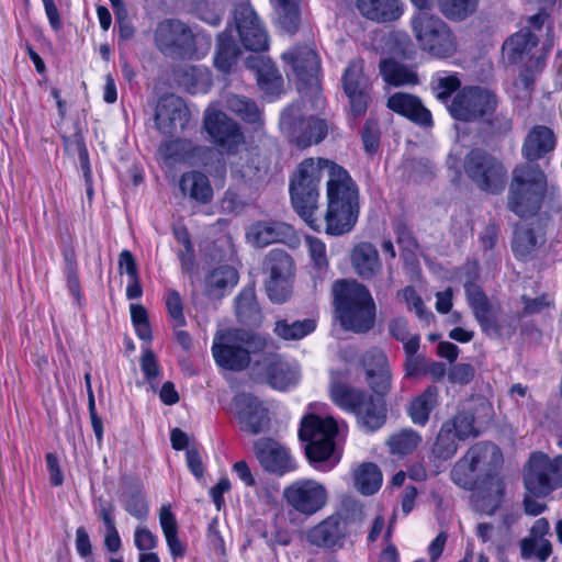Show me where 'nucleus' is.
I'll return each mask as SVG.
<instances>
[{
  "label": "nucleus",
  "instance_id": "nucleus-1",
  "mask_svg": "<svg viewBox=\"0 0 562 562\" xmlns=\"http://www.w3.org/2000/svg\"><path fill=\"white\" fill-rule=\"evenodd\" d=\"M291 202L314 231L349 233L360 213L359 189L342 167L324 158L304 159L290 184Z\"/></svg>",
  "mask_w": 562,
  "mask_h": 562
},
{
  "label": "nucleus",
  "instance_id": "nucleus-2",
  "mask_svg": "<svg viewBox=\"0 0 562 562\" xmlns=\"http://www.w3.org/2000/svg\"><path fill=\"white\" fill-rule=\"evenodd\" d=\"M553 131L536 125L527 133L521 155L528 161L513 170L508 191V209L519 217L535 215L541 207L547 193V177L538 165L531 162L544 158L555 148Z\"/></svg>",
  "mask_w": 562,
  "mask_h": 562
},
{
  "label": "nucleus",
  "instance_id": "nucleus-3",
  "mask_svg": "<svg viewBox=\"0 0 562 562\" xmlns=\"http://www.w3.org/2000/svg\"><path fill=\"white\" fill-rule=\"evenodd\" d=\"M273 345L269 336L239 328L218 331L213 339L212 353L217 366L232 370L246 369L251 358Z\"/></svg>",
  "mask_w": 562,
  "mask_h": 562
},
{
  "label": "nucleus",
  "instance_id": "nucleus-4",
  "mask_svg": "<svg viewBox=\"0 0 562 562\" xmlns=\"http://www.w3.org/2000/svg\"><path fill=\"white\" fill-rule=\"evenodd\" d=\"M337 318L346 330L369 331L375 322V304L369 290L357 281L337 280L333 284Z\"/></svg>",
  "mask_w": 562,
  "mask_h": 562
},
{
  "label": "nucleus",
  "instance_id": "nucleus-5",
  "mask_svg": "<svg viewBox=\"0 0 562 562\" xmlns=\"http://www.w3.org/2000/svg\"><path fill=\"white\" fill-rule=\"evenodd\" d=\"M338 431V425L333 417L321 418L316 415H307L302 419L299 430L300 439L307 442L306 454L311 462L319 463L318 470L328 471L336 463L337 459L330 464L325 462L334 453V438Z\"/></svg>",
  "mask_w": 562,
  "mask_h": 562
},
{
  "label": "nucleus",
  "instance_id": "nucleus-6",
  "mask_svg": "<svg viewBox=\"0 0 562 562\" xmlns=\"http://www.w3.org/2000/svg\"><path fill=\"white\" fill-rule=\"evenodd\" d=\"M412 30L420 48L436 58H447L457 50V40L438 16L420 12L412 19Z\"/></svg>",
  "mask_w": 562,
  "mask_h": 562
},
{
  "label": "nucleus",
  "instance_id": "nucleus-7",
  "mask_svg": "<svg viewBox=\"0 0 562 562\" xmlns=\"http://www.w3.org/2000/svg\"><path fill=\"white\" fill-rule=\"evenodd\" d=\"M524 485L536 497H546L562 486V456L533 453L524 470Z\"/></svg>",
  "mask_w": 562,
  "mask_h": 562
},
{
  "label": "nucleus",
  "instance_id": "nucleus-8",
  "mask_svg": "<svg viewBox=\"0 0 562 562\" xmlns=\"http://www.w3.org/2000/svg\"><path fill=\"white\" fill-rule=\"evenodd\" d=\"M467 176L481 190L498 194L506 186L507 171L504 165L483 149L471 150L464 160Z\"/></svg>",
  "mask_w": 562,
  "mask_h": 562
},
{
  "label": "nucleus",
  "instance_id": "nucleus-9",
  "mask_svg": "<svg viewBox=\"0 0 562 562\" xmlns=\"http://www.w3.org/2000/svg\"><path fill=\"white\" fill-rule=\"evenodd\" d=\"M280 128L300 148L322 142L328 132L324 120L304 116L300 104H292L281 113Z\"/></svg>",
  "mask_w": 562,
  "mask_h": 562
},
{
  "label": "nucleus",
  "instance_id": "nucleus-10",
  "mask_svg": "<svg viewBox=\"0 0 562 562\" xmlns=\"http://www.w3.org/2000/svg\"><path fill=\"white\" fill-rule=\"evenodd\" d=\"M154 40L164 54L177 53L182 56L198 58L195 44L199 41H205V45H210L209 38L195 35L186 23L177 19H167L159 22L154 33Z\"/></svg>",
  "mask_w": 562,
  "mask_h": 562
},
{
  "label": "nucleus",
  "instance_id": "nucleus-11",
  "mask_svg": "<svg viewBox=\"0 0 562 562\" xmlns=\"http://www.w3.org/2000/svg\"><path fill=\"white\" fill-rule=\"evenodd\" d=\"M493 91L483 87H465L453 98L449 112L456 120L472 122L492 114L497 108Z\"/></svg>",
  "mask_w": 562,
  "mask_h": 562
},
{
  "label": "nucleus",
  "instance_id": "nucleus-12",
  "mask_svg": "<svg viewBox=\"0 0 562 562\" xmlns=\"http://www.w3.org/2000/svg\"><path fill=\"white\" fill-rule=\"evenodd\" d=\"M293 266V260L286 251L274 248L268 252L263 271L268 276L266 291L272 302L280 304L290 297Z\"/></svg>",
  "mask_w": 562,
  "mask_h": 562
},
{
  "label": "nucleus",
  "instance_id": "nucleus-13",
  "mask_svg": "<svg viewBox=\"0 0 562 562\" xmlns=\"http://www.w3.org/2000/svg\"><path fill=\"white\" fill-rule=\"evenodd\" d=\"M203 125L213 143L229 154L236 153L245 144L238 123L220 110L209 108L204 113Z\"/></svg>",
  "mask_w": 562,
  "mask_h": 562
},
{
  "label": "nucleus",
  "instance_id": "nucleus-14",
  "mask_svg": "<svg viewBox=\"0 0 562 562\" xmlns=\"http://www.w3.org/2000/svg\"><path fill=\"white\" fill-rule=\"evenodd\" d=\"M283 496L288 504L301 514L314 515L327 503L326 487L315 480H297L286 486Z\"/></svg>",
  "mask_w": 562,
  "mask_h": 562
},
{
  "label": "nucleus",
  "instance_id": "nucleus-15",
  "mask_svg": "<svg viewBox=\"0 0 562 562\" xmlns=\"http://www.w3.org/2000/svg\"><path fill=\"white\" fill-rule=\"evenodd\" d=\"M254 452L261 468L272 474L284 475L296 469L290 450L272 438H259L254 442Z\"/></svg>",
  "mask_w": 562,
  "mask_h": 562
},
{
  "label": "nucleus",
  "instance_id": "nucleus-16",
  "mask_svg": "<svg viewBox=\"0 0 562 562\" xmlns=\"http://www.w3.org/2000/svg\"><path fill=\"white\" fill-rule=\"evenodd\" d=\"M189 121V109L180 97L166 94L159 99L155 111V125L160 133L172 136L183 131Z\"/></svg>",
  "mask_w": 562,
  "mask_h": 562
},
{
  "label": "nucleus",
  "instance_id": "nucleus-17",
  "mask_svg": "<svg viewBox=\"0 0 562 562\" xmlns=\"http://www.w3.org/2000/svg\"><path fill=\"white\" fill-rule=\"evenodd\" d=\"M232 411L238 419L240 429L251 435L263 431L269 425L268 409L252 394H237L233 400Z\"/></svg>",
  "mask_w": 562,
  "mask_h": 562
},
{
  "label": "nucleus",
  "instance_id": "nucleus-18",
  "mask_svg": "<svg viewBox=\"0 0 562 562\" xmlns=\"http://www.w3.org/2000/svg\"><path fill=\"white\" fill-rule=\"evenodd\" d=\"M342 87L349 99L350 109L355 116L366 113L369 101V82L363 75V60H351L344 75Z\"/></svg>",
  "mask_w": 562,
  "mask_h": 562
},
{
  "label": "nucleus",
  "instance_id": "nucleus-19",
  "mask_svg": "<svg viewBox=\"0 0 562 562\" xmlns=\"http://www.w3.org/2000/svg\"><path fill=\"white\" fill-rule=\"evenodd\" d=\"M296 79L305 87L317 90L319 58L308 46L294 47L282 55Z\"/></svg>",
  "mask_w": 562,
  "mask_h": 562
},
{
  "label": "nucleus",
  "instance_id": "nucleus-20",
  "mask_svg": "<svg viewBox=\"0 0 562 562\" xmlns=\"http://www.w3.org/2000/svg\"><path fill=\"white\" fill-rule=\"evenodd\" d=\"M235 22L246 49L261 52L268 48V34L251 7L245 4L237 7Z\"/></svg>",
  "mask_w": 562,
  "mask_h": 562
},
{
  "label": "nucleus",
  "instance_id": "nucleus-21",
  "mask_svg": "<svg viewBox=\"0 0 562 562\" xmlns=\"http://www.w3.org/2000/svg\"><path fill=\"white\" fill-rule=\"evenodd\" d=\"M366 380L371 390L380 396L386 395L392 385V374L385 353L373 348L363 356Z\"/></svg>",
  "mask_w": 562,
  "mask_h": 562
},
{
  "label": "nucleus",
  "instance_id": "nucleus-22",
  "mask_svg": "<svg viewBox=\"0 0 562 562\" xmlns=\"http://www.w3.org/2000/svg\"><path fill=\"white\" fill-rule=\"evenodd\" d=\"M464 288L468 303L482 330L488 336H499L501 327L497 324L496 310L487 296L475 283L469 282Z\"/></svg>",
  "mask_w": 562,
  "mask_h": 562
},
{
  "label": "nucleus",
  "instance_id": "nucleus-23",
  "mask_svg": "<svg viewBox=\"0 0 562 562\" xmlns=\"http://www.w3.org/2000/svg\"><path fill=\"white\" fill-rule=\"evenodd\" d=\"M467 452L482 482L495 481L493 476L503 463L501 450L493 443L480 442L472 446Z\"/></svg>",
  "mask_w": 562,
  "mask_h": 562
},
{
  "label": "nucleus",
  "instance_id": "nucleus-24",
  "mask_svg": "<svg viewBox=\"0 0 562 562\" xmlns=\"http://www.w3.org/2000/svg\"><path fill=\"white\" fill-rule=\"evenodd\" d=\"M356 7L363 18L376 23L397 21L405 9L402 0H356Z\"/></svg>",
  "mask_w": 562,
  "mask_h": 562
},
{
  "label": "nucleus",
  "instance_id": "nucleus-25",
  "mask_svg": "<svg viewBox=\"0 0 562 562\" xmlns=\"http://www.w3.org/2000/svg\"><path fill=\"white\" fill-rule=\"evenodd\" d=\"M538 45V37L530 31H520L512 35L502 47L503 58L508 64L531 65L532 49Z\"/></svg>",
  "mask_w": 562,
  "mask_h": 562
},
{
  "label": "nucleus",
  "instance_id": "nucleus-26",
  "mask_svg": "<svg viewBox=\"0 0 562 562\" xmlns=\"http://www.w3.org/2000/svg\"><path fill=\"white\" fill-rule=\"evenodd\" d=\"M293 236V228L282 222H259L247 232V238L256 247L284 243Z\"/></svg>",
  "mask_w": 562,
  "mask_h": 562
},
{
  "label": "nucleus",
  "instance_id": "nucleus-27",
  "mask_svg": "<svg viewBox=\"0 0 562 562\" xmlns=\"http://www.w3.org/2000/svg\"><path fill=\"white\" fill-rule=\"evenodd\" d=\"M387 106L422 126H431L430 112L420 103L419 99L412 94L397 92L387 100Z\"/></svg>",
  "mask_w": 562,
  "mask_h": 562
},
{
  "label": "nucleus",
  "instance_id": "nucleus-28",
  "mask_svg": "<svg viewBox=\"0 0 562 562\" xmlns=\"http://www.w3.org/2000/svg\"><path fill=\"white\" fill-rule=\"evenodd\" d=\"M301 378L300 368L295 363L284 361L280 356L272 355L267 369L268 383L277 390L284 391L295 386Z\"/></svg>",
  "mask_w": 562,
  "mask_h": 562
},
{
  "label": "nucleus",
  "instance_id": "nucleus-29",
  "mask_svg": "<svg viewBox=\"0 0 562 562\" xmlns=\"http://www.w3.org/2000/svg\"><path fill=\"white\" fill-rule=\"evenodd\" d=\"M359 406L355 415L361 428L372 432L384 425L386 408L383 401L374 400L372 395L367 393L366 400Z\"/></svg>",
  "mask_w": 562,
  "mask_h": 562
},
{
  "label": "nucleus",
  "instance_id": "nucleus-30",
  "mask_svg": "<svg viewBox=\"0 0 562 562\" xmlns=\"http://www.w3.org/2000/svg\"><path fill=\"white\" fill-rule=\"evenodd\" d=\"M439 391L436 386H428L423 393L414 397L408 407L407 414L412 422L418 426H425L429 415L439 403Z\"/></svg>",
  "mask_w": 562,
  "mask_h": 562
},
{
  "label": "nucleus",
  "instance_id": "nucleus-31",
  "mask_svg": "<svg viewBox=\"0 0 562 562\" xmlns=\"http://www.w3.org/2000/svg\"><path fill=\"white\" fill-rule=\"evenodd\" d=\"M543 243L544 235L541 232H535L527 225H520L515 229L512 248L518 259L527 260Z\"/></svg>",
  "mask_w": 562,
  "mask_h": 562
},
{
  "label": "nucleus",
  "instance_id": "nucleus-32",
  "mask_svg": "<svg viewBox=\"0 0 562 562\" xmlns=\"http://www.w3.org/2000/svg\"><path fill=\"white\" fill-rule=\"evenodd\" d=\"M547 532L540 529H531L528 537L520 540V554L525 560L546 562L552 553L550 541L546 538Z\"/></svg>",
  "mask_w": 562,
  "mask_h": 562
},
{
  "label": "nucleus",
  "instance_id": "nucleus-33",
  "mask_svg": "<svg viewBox=\"0 0 562 562\" xmlns=\"http://www.w3.org/2000/svg\"><path fill=\"white\" fill-rule=\"evenodd\" d=\"M351 261L357 273L363 278H371L381 269L378 250L369 243H361L353 248Z\"/></svg>",
  "mask_w": 562,
  "mask_h": 562
},
{
  "label": "nucleus",
  "instance_id": "nucleus-34",
  "mask_svg": "<svg viewBox=\"0 0 562 562\" xmlns=\"http://www.w3.org/2000/svg\"><path fill=\"white\" fill-rule=\"evenodd\" d=\"M225 105L244 122L252 124L256 130L263 125L261 111L251 99L244 95L229 94L226 97Z\"/></svg>",
  "mask_w": 562,
  "mask_h": 562
},
{
  "label": "nucleus",
  "instance_id": "nucleus-35",
  "mask_svg": "<svg viewBox=\"0 0 562 562\" xmlns=\"http://www.w3.org/2000/svg\"><path fill=\"white\" fill-rule=\"evenodd\" d=\"M362 506L355 499L346 497L336 512L324 519L318 527H340V525L362 524Z\"/></svg>",
  "mask_w": 562,
  "mask_h": 562
},
{
  "label": "nucleus",
  "instance_id": "nucleus-36",
  "mask_svg": "<svg viewBox=\"0 0 562 562\" xmlns=\"http://www.w3.org/2000/svg\"><path fill=\"white\" fill-rule=\"evenodd\" d=\"M180 189L184 195L207 203L212 200L213 190L207 177L199 171L187 172L180 179Z\"/></svg>",
  "mask_w": 562,
  "mask_h": 562
},
{
  "label": "nucleus",
  "instance_id": "nucleus-37",
  "mask_svg": "<svg viewBox=\"0 0 562 562\" xmlns=\"http://www.w3.org/2000/svg\"><path fill=\"white\" fill-rule=\"evenodd\" d=\"M502 483L490 482L488 488L479 487L471 495V503L475 512L491 515L502 502Z\"/></svg>",
  "mask_w": 562,
  "mask_h": 562
},
{
  "label": "nucleus",
  "instance_id": "nucleus-38",
  "mask_svg": "<svg viewBox=\"0 0 562 562\" xmlns=\"http://www.w3.org/2000/svg\"><path fill=\"white\" fill-rule=\"evenodd\" d=\"M367 392L333 381L330 384V398L341 409L355 414L359 405L366 400Z\"/></svg>",
  "mask_w": 562,
  "mask_h": 562
},
{
  "label": "nucleus",
  "instance_id": "nucleus-39",
  "mask_svg": "<svg viewBox=\"0 0 562 562\" xmlns=\"http://www.w3.org/2000/svg\"><path fill=\"white\" fill-rule=\"evenodd\" d=\"M380 72L386 83L395 87L415 85L418 81L417 74L412 68L392 58L380 61Z\"/></svg>",
  "mask_w": 562,
  "mask_h": 562
},
{
  "label": "nucleus",
  "instance_id": "nucleus-40",
  "mask_svg": "<svg viewBox=\"0 0 562 562\" xmlns=\"http://www.w3.org/2000/svg\"><path fill=\"white\" fill-rule=\"evenodd\" d=\"M238 282V273L231 266H221L205 278V292L209 296H222L226 288H233Z\"/></svg>",
  "mask_w": 562,
  "mask_h": 562
},
{
  "label": "nucleus",
  "instance_id": "nucleus-41",
  "mask_svg": "<svg viewBox=\"0 0 562 562\" xmlns=\"http://www.w3.org/2000/svg\"><path fill=\"white\" fill-rule=\"evenodd\" d=\"M236 314L244 325L258 326L260 324L261 313L254 288L244 289L236 297Z\"/></svg>",
  "mask_w": 562,
  "mask_h": 562
},
{
  "label": "nucleus",
  "instance_id": "nucleus-42",
  "mask_svg": "<svg viewBox=\"0 0 562 562\" xmlns=\"http://www.w3.org/2000/svg\"><path fill=\"white\" fill-rule=\"evenodd\" d=\"M239 47L235 43L232 32L226 30L218 35L214 65L223 72L231 71L239 55Z\"/></svg>",
  "mask_w": 562,
  "mask_h": 562
},
{
  "label": "nucleus",
  "instance_id": "nucleus-43",
  "mask_svg": "<svg viewBox=\"0 0 562 562\" xmlns=\"http://www.w3.org/2000/svg\"><path fill=\"white\" fill-rule=\"evenodd\" d=\"M355 486L363 495H372L381 487L383 476L374 463H362L353 474Z\"/></svg>",
  "mask_w": 562,
  "mask_h": 562
},
{
  "label": "nucleus",
  "instance_id": "nucleus-44",
  "mask_svg": "<svg viewBox=\"0 0 562 562\" xmlns=\"http://www.w3.org/2000/svg\"><path fill=\"white\" fill-rule=\"evenodd\" d=\"M422 442V436L412 428H403L391 435L386 445L392 454L406 456L414 452Z\"/></svg>",
  "mask_w": 562,
  "mask_h": 562
},
{
  "label": "nucleus",
  "instance_id": "nucleus-45",
  "mask_svg": "<svg viewBox=\"0 0 562 562\" xmlns=\"http://www.w3.org/2000/svg\"><path fill=\"white\" fill-rule=\"evenodd\" d=\"M450 477L454 484L465 490L473 488L482 481L468 452L456 462L450 472Z\"/></svg>",
  "mask_w": 562,
  "mask_h": 562
},
{
  "label": "nucleus",
  "instance_id": "nucleus-46",
  "mask_svg": "<svg viewBox=\"0 0 562 562\" xmlns=\"http://www.w3.org/2000/svg\"><path fill=\"white\" fill-rule=\"evenodd\" d=\"M121 502L130 515L136 517L139 520H143L147 517L148 503L143 490L139 486L128 485L124 487L121 493Z\"/></svg>",
  "mask_w": 562,
  "mask_h": 562
},
{
  "label": "nucleus",
  "instance_id": "nucleus-47",
  "mask_svg": "<svg viewBox=\"0 0 562 562\" xmlns=\"http://www.w3.org/2000/svg\"><path fill=\"white\" fill-rule=\"evenodd\" d=\"M301 537L319 548H341L346 537L342 529H305Z\"/></svg>",
  "mask_w": 562,
  "mask_h": 562
},
{
  "label": "nucleus",
  "instance_id": "nucleus-48",
  "mask_svg": "<svg viewBox=\"0 0 562 562\" xmlns=\"http://www.w3.org/2000/svg\"><path fill=\"white\" fill-rule=\"evenodd\" d=\"M274 7L279 23L282 29L293 34L296 32L300 22L299 0H270Z\"/></svg>",
  "mask_w": 562,
  "mask_h": 562
},
{
  "label": "nucleus",
  "instance_id": "nucleus-49",
  "mask_svg": "<svg viewBox=\"0 0 562 562\" xmlns=\"http://www.w3.org/2000/svg\"><path fill=\"white\" fill-rule=\"evenodd\" d=\"M315 327L312 319L295 321L291 324L281 319L276 323L273 331L282 339L297 340L314 331Z\"/></svg>",
  "mask_w": 562,
  "mask_h": 562
},
{
  "label": "nucleus",
  "instance_id": "nucleus-50",
  "mask_svg": "<svg viewBox=\"0 0 562 562\" xmlns=\"http://www.w3.org/2000/svg\"><path fill=\"white\" fill-rule=\"evenodd\" d=\"M479 0H438L440 12L449 20L462 21L473 14Z\"/></svg>",
  "mask_w": 562,
  "mask_h": 562
},
{
  "label": "nucleus",
  "instance_id": "nucleus-51",
  "mask_svg": "<svg viewBox=\"0 0 562 562\" xmlns=\"http://www.w3.org/2000/svg\"><path fill=\"white\" fill-rule=\"evenodd\" d=\"M442 426H448V430L459 440H465L479 435L474 426V417L469 412H459L451 419L445 422Z\"/></svg>",
  "mask_w": 562,
  "mask_h": 562
},
{
  "label": "nucleus",
  "instance_id": "nucleus-52",
  "mask_svg": "<svg viewBox=\"0 0 562 562\" xmlns=\"http://www.w3.org/2000/svg\"><path fill=\"white\" fill-rule=\"evenodd\" d=\"M447 427L448 426H441L432 446V453L441 460L451 459L458 450V443L456 440L458 438L454 437Z\"/></svg>",
  "mask_w": 562,
  "mask_h": 562
},
{
  "label": "nucleus",
  "instance_id": "nucleus-53",
  "mask_svg": "<svg viewBox=\"0 0 562 562\" xmlns=\"http://www.w3.org/2000/svg\"><path fill=\"white\" fill-rule=\"evenodd\" d=\"M192 144L187 139L166 140L159 147L160 155L166 160L182 161L190 157Z\"/></svg>",
  "mask_w": 562,
  "mask_h": 562
},
{
  "label": "nucleus",
  "instance_id": "nucleus-54",
  "mask_svg": "<svg viewBox=\"0 0 562 562\" xmlns=\"http://www.w3.org/2000/svg\"><path fill=\"white\" fill-rule=\"evenodd\" d=\"M307 251L314 266L318 270H326L328 268V259L326 255V245L319 238L307 236L305 238Z\"/></svg>",
  "mask_w": 562,
  "mask_h": 562
},
{
  "label": "nucleus",
  "instance_id": "nucleus-55",
  "mask_svg": "<svg viewBox=\"0 0 562 562\" xmlns=\"http://www.w3.org/2000/svg\"><path fill=\"white\" fill-rule=\"evenodd\" d=\"M193 12L198 19L214 26L221 22L223 16L222 7L216 3H210L207 1H201L196 3Z\"/></svg>",
  "mask_w": 562,
  "mask_h": 562
},
{
  "label": "nucleus",
  "instance_id": "nucleus-56",
  "mask_svg": "<svg viewBox=\"0 0 562 562\" xmlns=\"http://www.w3.org/2000/svg\"><path fill=\"white\" fill-rule=\"evenodd\" d=\"M166 307L175 326L182 327L186 325L182 300L178 291H168L166 296Z\"/></svg>",
  "mask_w": 562,
  "mask_h": 562
},
{
  "label": "nucleus",
  "instance_id": "nucleus-57",
  "mask_svg": "<svg viewBox=\"0 0 562 562\" xmlns=\"http://www.w3.org/2000/svg\"><path fill=\"white\" fill-rule=\"evenodd\" d=\"M398 295L406 303L408 311H413L418 318L427 319L429 317L430 314L426 311L422 297L417 294L414 288L406 286Z\"/></svg>",
  "mask_w": 562,
  "mask_h": 562
},
{
  "label": "nucleus",
  "instance_id": "nucleus-58",
  "mask_svg": "<svg viewBox=\"0 0 562 562\" xmlns=\"http://www.w3.org/2000/svg\"><path fill=\"white\" fill-rule=\"evenodd\" d=\"M460 86L454 76H439L432 80V90L439 100L446 101Z\"/></svg>",
  "mask_w": 562,
  "mask_h": 562
},
{
  "label": "nucleus",
  "instance_id": "nucleus-59",
  "mask_svg": "<svg viewBox=\"0 0 562 562\" xmlns=\"http://www.w3.org/2000/svg\"><path fill=\"white\" fill-rule=\"evenodd\" d=\"M282 77L273 68L258 71V83L268 93H277L282 87Z\"/></svg>",
  "mask_w": 562,
  "mask_h": 562
},
{
  "label": "nucleus",
  "instance_id": "nucleus-60",
  "mask_svg": "<svg viewBox=\"0 0 562 562\" xmlns=\"http://www.w3.org/2000/svg\"><path fill=\"white\" fill-rule=\"evenodd\" d=\"M362 142L367 153H375L380 144V128L378 122L368 120L362 130Z\"/></svg>",
  "mask_w": 562,
  "mask_h": 562
},
{
  "label": "nucleus",
  "instance_id": "nucleus-61",
  "mask_svg": "<svg viewBox=\"0 0 562 562\" xmlns=\"http://www.w3.org/2000/svg\"><path fill=\"white\" fill-rule=\"evenodd\" d=\"M488 125V128L494 134H506L512 130V117L507 113L497 112L496 110L483 117Z\"/></svg>",
  "mask_w": 562,
  "mask_h": 562
},
{
  "label": "nucleus",
  "instance_id": "nucleus-62",
  "mask_svg": "<svg viewBox=\"0 0 562 562\" xmlns=\"http://www.w3.org/2000/svg\"><path fill=\"white\" fill-rule=\"evenodd\" d=\"M259 537L265 539L269 546H285L291 540L290 529H259Z\"/></svg>",
  "mask_w": 562,
  "mask_h": 562
},
{
  "label": "nucleus",
  "instance_id": "nucleus-63",
  "mask_svg": "<svg viewBox=\"0 0 562 562\" xmlns=\"http://www.w3.org/2000/svg\"><path fill=\"white\" fill-rule=\"evenodd\" d=\"M474 376V369L468 363H458L449 372V380L453 383L467 384Z\"/></svg>",
  "mask_w": 562,
  "mask_h": 562
},
{
  "label": "nucleus",
  "instance_id": "nucleus-64",
  "mask_svg": "<svg viewBox=\"0 0 562 562\" xmlns=\"http://www.w3.org/2000/svg\"><path fill=\"white\" fill-rule=\"evenodd\" d=\"M134 542L139 551L146 553L156 548L158 539L149 529H136Z\"/></svg>",
  "mask_w": 562,
  "mask_h": 562
}]
</instances>
